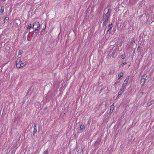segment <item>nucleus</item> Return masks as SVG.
I'll return each instance as SVG.
<instances>
[{"instance_id": "nucleus-19", "label": "nucleus", "mask_w": 154, "mask_h": 154, "mask_svg": "<svg viewBox=\"0 0 154 154\" xmlns=\"http://www.w3.org/2000/svg\"><path fill=\"white\" fill-rule=\"evenodd\" d=\"M31 28V24H30L27 27V29H29Z\"/></svg>"}, {"instance_id": "nucleus-24", "label": "nucleus", "mask_w": 154, "mask_h": 154, "mask_svg": "<svg viewBox=\"0 0 154 154\" xmlns=\"http://www.w3.org/2000/svg\"><path fill=\"white\" fill-rule=\"evenodd\" d=\"M142 78H146H146H147V75L146 74H144V75L143 76Z\"/></svg>"}, {"instance_id": "nucleus-1", "label": "nucleus", "mask_w": 154, "mask_h": 154, "mask_svg": "<svg viewBox=\"0 0 154 154\" xmlns=\"http://www.w3.org/2000/svg\"><path fill=\"white\" fill-rule=\"evenodd\" d=\"M104 11L102 20L103 26H106L108 23L109 19L110 17L111 10H110L109 8L107 7L104 9Z\"/></svg>"}, {"instance_id": "nucleus-10", "label": "nucleus", "mask_w": 154, "mask_h": 154, "mask_svg": "<svg viewBox=\"0 0 154 154\" xmlns=\"http://www.w3.org/2000/svg\"><path fill=\"white\" fill-rule=\"evenodd\" d=\"M112 57L115 58L116 57L117 55V53H116V52L115 51H113L112 53Z\"/></svg>"}, {"instance_id": "nucleus-4", "label": "nucleus", "mask_w": 154, "mask_h": 154, "mask_svg": "<svg viewBox=\"0 0 154 154\" xmlns=\"http://www.w3.org/2000/svg\"><path fill=\"white\" fill-rule=\"evenodd\" d=\"M21 62L20 60V58L19 57L17 58L16 61V67L17 68H19L20 67H21V66L20 65L21 63L20 62Z\"/></svg>"}, {"instance_id": "nucleus-26", "label": "nucleus", "mask_w": 154, "mask_h": 154, "mask_svg": "<svg viewBox=\"0 0 154 154\" xmlns=\"http://www.w3.org/2000/svg\"><path fill=\"white\" fill-rule=\"evenodd\" d=\"M154 103V100H152L151 101L150 103H151V105L153 104Z\"/></svg>"}, {"instance_id": "nucleus-25", "label": "nucleus", "mask_w": 154, "mask_h": 154, "mask_svg": "<svg viewBox=\"0 0 154 154\" xmlns=\"http://www.w3.org/2000/svg\"><path fill=\"white\" fill-rule=\"evenodd\" d=\"M137 50L139 51H140L141 48L140 46H139L137 48Z\"/></svg>"}, {"instance_id": "nucleus-2", "label": "nucleus", "mask_w": 154, "mask_h": 154, "mask_svg": "<svg viewBox=\"0 0 154 154\" xmlns=\"http://www.w3.org/2000/svg\"><path fill=\"white\" fill-rule=\"evenodd\" d=\"M129 76L128 78H127L124 81V83L123 84L122 88L120 89L118 93V96L121 95L125 90V88L128 82V81Z\"/></svg>"}, {"instance_id": "nucleus-28", "label": "nucleus", "mask_w": 154, "mask_h": 154, "mask_svg": "<svg viewBox=\"0 0 154 154\" xmlns=\"http://www.w3.org/2000/svg\"><path fill=\"white\" fill-rule=\"evenodd\" d=\"M119 96H118H118H117V98H119Z\"/></svg>"}, {"instance_id": "nucleus-12", "label": "nucleus", "mask_w": 154, "mask_h": 154, "mask_svg": "<svg viewBox=\"0 0 154 154\" xmlns=\"http://www.w3.org/2000/svg\"><path fill=\"white\" fill-rule=\"evenodd\" d=\"M120 85V82H119L118 81H116V82H115V83L114 84V86L116 87V86H118L119 85Z\"/></svg>"}, {"instance_id": "nucleus-21", "label": "nucleus", "mask_w": 154, "mask_h": 154, "mask_svg": "<svg viewBox=\"0 0 154 154\" xmlns=\"http://www.w3.org/2000/svg\"><path fill=\"white\" fill-rule=\"evenodd\" d=\"M48 150H45L44 152V154H48Z\"/></svg>"}, {"instance_id": "nucleus-6", "label": "nucleus", "mask_w": 154, "mask_h": 154, "mask_svg": "<svg viewBox=\"0 0 154 154\" xmlns=\"http://www.w3.org/2000/svg\"><path fill=\"white\" fill-rule=\"evenodd\" d=\"M146 78H142L140 81V83L142 85H143L146 82Z\"/></svg>"}, {"instance_id": "nucleus-23", "label": "nucleus", "mask_w": 154, "mask_h": 154, "mask_svg": "<svg viewBox=\"0 0 154 154\" xmlns=\"http://www.w3.org/2000/svg\"><path fill=\"white\" fill-rule=\"evenodd\" d=\"M110 33H111V30H110L108 29L106 33H109V34H110Z\"/></svg>"}, {"instance_id": "nucleus-8", "label": "nucleus", "mask_w": 154, "mask_h": 154, "mask_svg": "<svg viewBox=\"0 0 154 154\" xmlns=\"http://www.w3.org/2000/svg\"><path fill=\"white\" fill-rule=\"evenodd\" d=\"M113 27V25L112 24V23H111V24H109L108 27H107V29L108 30H111L112 27Z\"/></svg>"}, {"instance_id": "nucleus-30", "label": "nucleus", "mask_w": 154, "mask_h": 154, "mask_svg": "<svg viewBox=\"0 0 154 154\" xmlns=\"http://www.w3.org/2000/svg\"><path fill=\"white\" fill-rule=\"evenodd\" d=\"M22 63V61H21V62H20V63Z\"/></svg>"}, {"instance_id": "nucleus-7", "label": "nucleus", "mask_w": 154, "mask_h": 154, "mask_svg": "<svg viewBox=\"0 0 154 154\" xmlns=\"http://www.w3.org/2000/svg\"><path fill=\"white\" fill-rule=\"evenodd\" d=\"M114 108V106L113 105V104L111 106H110V110L109 113H112L113 111Z\"/></svg>"}, {"instance_id": "nucleus-31", "label": "nucleus", "mask_w": 154, "mask_h": 154, "mask_svg": "<svg viewBox=\"0 0 154 154\" xmlns=\"http://www.w3.org/2000/svg\"><path fill=\"white\" fill-rule=\"evenodd\" d=\"M45 28H46V26H45Z\"/></svg>"}, {"instance_id": "nucleus-29", "label": "nucleus", "mask_w": 154, "mask_h": 154, "mask_svg": "<svg viewBox=\"0 0 154 154\" xmlns=\"http://www.w3.org/2000/svg\"><path fill=\"white\" fill-rule=\"evenodd\" d=\"M41 35H42V32H41Z\"/></svg>"}, {"instance_id": "nucleus-20", "label": "nucleus", "mask_w": 154, "mask_h": 154, "mask_svg": "<svg viewBox=\"0 0 154 154\" xmlns=\"http://www.w3.org/2000/svg\"><path fill=\"white\" fill-rule=\"evenodd\" d=\"M23 52V51L22 50H19L18 52V54L20 55Z\"/></svg>"}, {"instance_id": "nucleus-14", "label": "nucleus", "mask_w": 154, "mask_h": 154, "mask_svg": "<svg viewBox=\"0 0 154 154\" xmlns=\"http://www.w3.org/2000/svg\"><path fill=\"white\" fill-rule=\"evenodd\" d=\"M27 62H26L23 63H21V64H20V65L21 66V67H23V66H24L26 65L27 64Z\"/></svg>"}, {"instance_id": "nucleus-22", "label": "nucleus", "mask_w": 154, "mask_h": 154, "mask_svg": "<svg viewBox=\"0 0 154 154\" xmlns=\"http://www.w3.org/2000/svg\"><path fill=\"white\" fill-rule=\"evenodd\" d=\"M22 39L24 41H25L26 39V37L24 35L23 36V37Z\"/></svg>"}, {"instance_id": "nucleus-11", "label": "nucleus", "mask_w": 154, "mask_h": 154, "mask_svg": "<svg viewBox=\"0 0 154 154\" xmlns=\"http://www.w3.org/2000/svg\"><path fill=\"white\" fill-rule=\"evenodd\" d=\"M85 126L84 125H82L80 127V130H85Z\"/></svg>"}, {"instance_id": "nucleus-5", "label": "nucleus", "mask_w": 154, "mask_h": 154, "mask_svg": "<svg viewBox=\"0 0 154 154\" xmlns=\"http://www.w3.org/2000/svg\"><path fill=\"white\" fill-rule=\"evenodd\" d=\"M37 124L34 123V130H33V135L34 136L35 135V134L37 132Z\"/></svg>"}, {"instance_id": "nucleus-13", "label": "nucleus", "mask_w": 154, "mask_h": 154, "mask_svg": "<svg viewBox=\"0 0 154 154\" xmlns=\"http://www.w3.org/2000/svg\"><path fill=\"white\" fill-rule=\"evenodd\" d=\"M123 76V73L122 72H120L118 75V79L120 78L121 77H122Z\"/></svg>"}, {"instance_id": "nucleus-16", "label": "nucleus", "mask_w": 154, "mask_h": 154, "mask_svg": "<svg viewBox=\"0 0 154 154\" xmlns=\"http://www.w3.org/2000/svg\"><path fill=\"white\" fill-rule=\"evenodd\" d=\"M4 7L3 6H1L0 10V13L1 12L2 13H3L4 11Z\"/></svg>"}, {"instance_id": "nucleus-9", "label": "nucleus", "mask_w": 154, "mask_h": 154, "mask_svg": "<svg viewBox=\"0 0 154 154\" xmlns=\"http://www.w3.org/2000/svg\"><path fill=\"white\" fill-rule=\"evenodd\" d=\"M135 42V39L134 38H132L131 42L130 44L131 45H133V44Z\"/></svg>"}, {"instance_id": "nucleus-17", "label": "nucleus", "mask_w": 154, "mask_h": 154, "mask_svg": "<svg viewBox=\"0 0 154 154\" xmlns=\"http://www.w3.org/2000/svg\"><path fill=\"white\" fill-rule=\"evenodd\" d=\"M9 20V17H5V19L4 20V23L6 21H8Z\"/></svg>"}, {"instance_id": "nucleus-27", "label": "nucleus", "mask_w": 154, "mask_h": 154, "mask_svg": "<svg viewBox=\"0 0 154 154\" xmlns=\"http://www.w3.org/2000/svg\"><path fill=\"white\" fill-rule=\"evenodd\" d=\"M39 30H35V33H37L38 32V31Z\"/></svg>"}, {"instance_id": "nucleus-15", "label": "nucleus", "mask_w": 154, "mask_h": 154, "mask_svg": "<svg viewBox=\"0 0 154 154\" xmlns=\"http://www.w3.org/2000/svg\"><path fill=\"white\" fill-rule=\"evenodd\" d=\"M127 64V63H126L124 62V63H122V64H121L119 65V67L120 68L121 67H122L124 66V65H126Z\"/></svg>"}, {"instance_id": "nucleus-3", "label": "nucleus", "mask_w": 154, "mask_h": 154, "mask_svg": "<svg viewBox=\"0 0 154 154\" xmlns=\"http://www.w3.org/2000/svg\"><path fill=\"white\" fill-rule=\"evenodd\" d=\"M40 25L38 22L34 23L32 26V28L35 30H39Z\"/></svg>"}, {"instance_id": "nucleus-18", "label": "nucleus", "mask_w": 154, "mask_h": 154, "mask_svg": "<svg viewBox=\"0 0 154 154\" xmlns=\"http://www.w3.org/2000/svg\"><path fill=\"white\" fill-rule=\"evenodd\" d=\"M125 57V55L124 54H122L121 56V57L122 59H124Z\"/></svg>"}]
</instances>
